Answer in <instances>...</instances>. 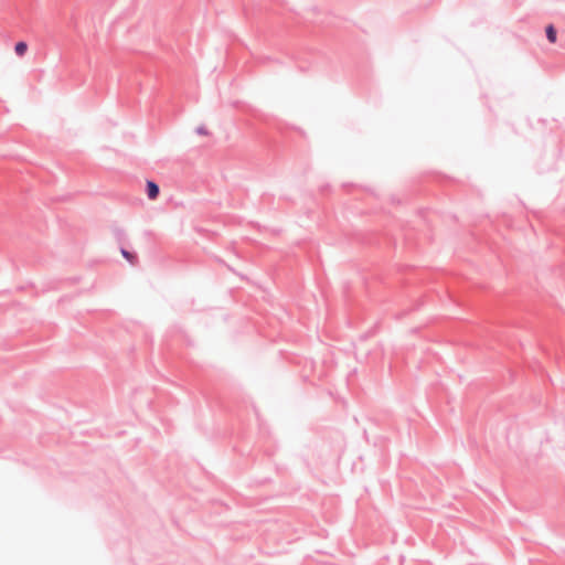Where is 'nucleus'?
<instances>
[{
    "label": "nucleus",
    "instance_id": "20e7f679",
    "mask_svg": "<svg viewBox=\"0 0 565 565\" xmlns=\"http://www.w3.org/2000/svg\"><path fill=\"white\" fill-rule=\"evenodd\" d=\"M121 255L131 264L136 263V256L126 249H121Z\"/></svg>",
    "mask_w": 565,
    "mask_h": 565
},
{
    "label": "nucleus",
    "instance_id": "f03ea898",
    "mask_svg": "<svg viewBox=\"0 0 565 565\" xmlns=\"http://www.w3.org/2000/svg\"><path fill=\"white\" fill-rule=\"evenodd\" d=\"M26 51H28V44L25 42L21 41V42L15 43L14 52L17 53V55L23 56Z\"/></svg>",
    "mask_w": 565,
    "mask_h": 565
},
{
    "label": "nucleus",
    "instance_id": "39448f33",
    "mask_svg": "<svg viewBox=\"0 0 565 565\" xmlns=\"http://www.w3.org/2000/svg\"><path fill=\"white\" fill-rule=\"evenodd\" d=\"M198 132L201 134V135H206L207 134L204 128H199Z\"/></svg>",
    "mask_w": 565,
    "mask_h": 565
},
{
    "label": "nucleus",
    "instance_id": "7ed1b4c3",
    "mask_svg": "<svg viewBox=\"0 0 565 565\" xmlns=\"http://www.w3.org/2000/svg\"><path fill=\"white\" fill-rule=\"evenodd\" d=\"M546 36L551 43L556 42V31L553 25L546 26Z\"/></svg>",
    "mask_w": 565,
    "mask_h": 565
},
{
    "label": "nucleus",
    "instance_id": "f257e3e1",
    "mask_svg": "<svg viewBox=\"0 0 565 565\" xmlns=\"http://www.w3.org/2000/svg\"><path fill=\"white\" fill-rule=\"evenodd\" d=\"M147 194L150 200L157 199V196L159 194V188L154 182H152V181L147 182Z\"/></svg>",
    "mask_w": 565,
    "mask_h": 565
}]
</instances>
